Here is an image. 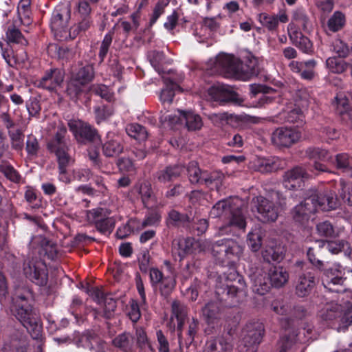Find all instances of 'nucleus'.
<instances>
[{"label":"nucleus","instance_id":"nucleus-41","mask_svg":"<svg viewBox=\"0 0 352 352\" xmlns=\"http://www.w3.org/2000/svg\"><path fill=\"white\" fill-rule=\"evenodd\" d=\"M125 130L130 137L140 142L144 141L148 137L145 127L137 123L127 124Z\"/></svg>","mask_w":352,"mask_h":352},{"label":"nucleus","instance_id":"nucleus-34","mask_svg":"<svg viewBox=\"0 0 352 352\" xmlns=\"http://www.w3.org/2000/svg\"><path fill=\"white\" fill-rule=\"evenodd\" d=\"M202 186L207 187H215L217 190L221 186L225 178L224 174L220 170L208 171L204 174Z\"/></svg>","mask_w":352,"mask_h":352},{"label":"nucleus","instance_id":"nucleus-8","mask_svg":"<svg viewBox=\"0 0 352 352\" xmlns=\"http://www.w3.org/2000/svg\"><path fill=\"white\" fill-rule=\"evenodd\" d=\"M317 196H309L294 206L289 212L292 220L297 224L304 226L310 219L311 215L318 210V206L324 207V202L318 200Z\"/></svg>","mask_w":352,"mask_h":352},{"label":"nucleus","instance_id":"nucleus-47","mask_svg":"<svg viewBox=\"0 0 352 352\" xmlns=\"http://www.w3.org/2000/svg\"><path fill=\"white\" fill-rule=\"evenodd\" d=\"M305 155L310 160L315 161H329L331 159L328 151L318 147H309L306 149Z\"/></svg>","mask_w":352,"mask_h":352},{"label":"nucleus","instance_id":"nucleus-20","mask_svg":"<svg viewBox=\"0 0 352 352\" xmlns=\"http://www.w3.org/2000/svg\"><path fill=\"white\" fill-rule=\"evenodd\" d=\"M316 285V280L311 272H304L298 276L295 289L298 297L309 296Z\"/></svg>","mask_w":352,"mask_h":352},{"label":"nucleus","instance_id":"nucleus-33","mask_svg":"<svg viewBox=\"0 0 352 352\" xmlns=\"http://www.w3.org/2000/svg\"><path fill=\"white\" fill-rule=\"evenodd\" d=\"M241 80H247L252 76H257L259 73V67L257 59L254 57L249 58L241 62Z\"/></svg>","mask_w":352,"mask_h":352},{"label":"nucleus","instance_id":"nucleus-62","mask_svg":"<svg viewBox=\"0 0 352 352\" xmlns=\"http://www.w3.org/2000/svg\"><path fill=\"white\" fill-rule=\"evenodd\" d=\"M0 172L10 181L17 183L21 179L18 172L10 165L3 164L0 166Z\"/></svg>","mask_w":352,"mask_h":352},{"label":"nucleus","instance_id":"nucleus-22","mask_svg":"<svg viewBox=\"0 0 352 352\" xmlns=\"http://www.w3.org/2000/svg\"><path fill=\"white\" fill-rule=\"evenodd\" d=\"M172 315L177 320V332L179 344L181 345L183 338V330H184L185 321L188 316L187 307L178 300H175L171 305Z\"/></svg>","mask_w":352,"mask_h":352},{"label":"nucleus","instance_id":"nucleus-57","mask_svg":"<svg viewBox=\"0 0 352 352\" xmlns=\"http://www.w3.org/2000/svg\"><path fill=\"white\" fill-rule=\"evenodd\" d=\"M116 221L113 217L106 216L101 221H98L95 227L98 231L102 234L111 233L115 226Z\"/></svg>","mask_w":352,"mask_h":352},{"label":"nucleus","instance_id":"nucleus-25","mask_svg":"<svg viewBox=\"0 0 352 352\" xmlns=\"http://www.w3.org/2000/svg\"><path fill=\"white\" fill-rule=\"evenodd\" d=\"M232 344L224 337H219L208 340L204 346L203 352H231Z\"/></svg>","mask_w":352,"mask_h":352},{"label":"nucleus","instance_id":"nucleus-49","mask_svg":"<svg viewBox=\"0 0 352 352\" xmlns=\"http://www.w3.org/2000/svg\"><path fill=\"white\" fill-rule=\"evenodd\" d=\"M310 196H317L318 201L324 202V207L325 208H323L322 206H318V208H320L322 210H333L338 207V204L334 192H330L324 195L315 193Z\"/></svg>","mask_w":352,"mask_h":352},{"label":"nucleus","instance_id":"nucleus-28","mask_svg":"<svg viewBox=\"0 0 352 352\" xmlns=\"http://www.w3.org/2000/svg\"><path fill=\"white\" fill-rule=\"evenodd\" d=\"M190 223V217L184 213H181L175 209L168 211L166 218V223L168 227H186Z\"/></svg>","mask_w":352,"mask_h":352},{"label":"nucleus","instance_id":"nucleus-38","mask_svg":"<svg viewBox=\"0 0 352 352\" xmlns=\"http://www.w3.org/2000/svg\"><path fill=\"white\" fill-rule=\"evenodd\" d=\"M345 23V15L342 12L336 11L327 21V30L331 32H338L344 28Z\"/></svg>","mask_w":352,"mask_h":352},{"label":"nucleus","instance_id":"nucleus-46","mask_svg":"<svg viewBox=\"0 0 352 352\" xmlns=\"http://www.w3.org/2000/svg\"><path fill=\"white\" fill-rule=\"evenodd\" d=\"M109 210L102 208H96L86 212V218L89 223L96 225L106 216H109Z\"/></svg>","mask_w":352,"mask_h":352},{"label":"nucleus","instance_id":"nucleus-7","mask_svg":"<svg viewBox=\"0 0 352 352\" xmlns=\"http://www.w3.org/2000/svg\"><path fill=\"white\" fill-rule=\"evenodd\" d=\"M251 210L255 217L263 223L276 221L280 212L272 201L261 195L252 198Z\"/></svg>","mask_w":352,"mask_h":352},{"label":"nucleus","instance_id":"nucleus-59","mask_svg":"<svg viewBox=\"0 0 352 352\" xmlns=\"http://www.w3.org/2000/svg\"><path fill=\"white\" fill-rule=\"evenodd\" d=\"M113 34L114 32L113 30L109 31L107 34H105L101 43L100 51L98 53V56L100 59V62H102L104 60V58L106 57L109 52V49L112 43Z\"/></svg>","mask_w":352,"mask_h":352},{"label":"nucleus","instance_id":"nucleus-13","mask_svg":"<svg viewBox=\"0 0 352 352\" xmlns=\"http://www.w3.org/2000/svg\"><path fill=\"white\" fill-rule=\"evenodd\" d=\"M343 276L344 273L340 265L324 270L322 278V285L329 292L337 293L343 292L344 289L342 286L346 279Z\"/></svg>","mask_w":352,"mask_h":352},{"label":"nucleus","instance_id":"nucleus-36","mask_svg":"<svg viewBox=\"0 0 352 352\" xmlns=\"http://www.w3.org/2000/svg\"><path fill=\"white\" fill-rule=\"evenodd\" d=\"M164 82L166 85V88L162 90L160 98L163 103L170 104L175 96V90L181 89V88L170 78H164Z\"/></svg>","mask_w":352,"mask_h":352},{"label":"nucleus","instance_id":"nucleus-43","mask_svg":"<svg viewBox=\"0 0 352 352\" xmlns=\"http://www.w3.org/2000/svg\"><path fill=\"white\" fill-rule=\"evenodd\" d=\"M342 57H330L326 60L327 67L329 69L336 74H341L344 72L348 67H351L348 65ZM351 73H352V68Z\"/></svg>","mask_w":352,"mask_h":352},{"label":"nucleus","instance_id":"nucleus-18","mask_svg":"<svg viewBox=\"0 0 352 352\" xmlns=\"http://www.w3.org/2000/svg\"><path fill=\"white\" fill-rule=\"evenodd\" d=\"M308 177L306 170L301 166H295L283 175V183L288 190H297L302 186L304 179Z\"/></svg>","mask_w":352,"mask_h":352},{"label":"nucleus","instance_id":"nucleus-45","mask_svg":"<svg viewBox=\"0 0 352 352\" xmlns=\"http://www.w3.org/2000/svg\"><path fill=\"white\" fill-rule=\"evenodd\" d=\"M199 330V321L197 318H192L188 321V327L185 336L183 335L182 341L184 340L186 345L192 343Z\"/></svg>","mask_w":352,"mask_h":352},{"label":"nucleus","instance_id":"nucleus-21","mask_svg":"<svg viewBox=\"0 0 352 352\" xmlns=\"http://www.w3.org/2000/svg\"><path fill=\"white\" fill-rule=\"evenodd\" d=\"M316 65L317 63L314 59L306 61L293 60L289 64V67L293 72L299 74L302 78L311 80L316 76Z\"/></svg>","mask_w":352,"mask_h":352},{"label":"nucleus","instance_id":"nucleus-26","mask_svg":"<svg viewBox=\"0 0 352 352\" xmlns=\"http://www.w3.org/2000/svg\"><path fill=\"white\" fill-rule=\"evenodd\" d=\"M269 278L273 287L279 288L285 285L289 280V274L283 267L273 266L268 272Z\"/></svg>","mask_w":352,"mask_h":352},{"label":"nucleus","instance_id":"nucleus-44","mask_svg":"<svg viewBox=\"0 0 352 352\" xmlns=\"http://www.w3.org/2000/svg\"><path fill=\"white\" fill-rule=\"evenodd\" d=\"M175 278V272H171V274L165 276L160 283V291L163 296L168 297L173 292L176 285Z\"/></svg>","mask_w":352,"mask_h":352},{"label":"nucleus","instance_id":"nucleus-60","mask_svg":"<svg viewBox=\"0 0 352 352\" xmlns=\"http://www.w3.org/2000/svg\"><path fill=\"white\" fill-rule=\"evenodd\" d=\"M90 91L109 102L113 98L112 93L109 91L108 87L104 85H93L90 87Z\"/></svg>","mask_w":352,"mask_h":352},{"label":"nucleus","instance_id":"nucleus-12","mask_svg":"<svg viewBox=\"0 0 352 352\" xmlns=\"http://www.w3.org/2000/svg\"><path fill=\"white\" fill-rule=\"evenodd\" d=\"M301 138V133L294 128H277L271 135L272 144L279 148H289L298 142Z\"/></svg>","mask_w":352,"mask_h":352},{"label":"nucleus","instance_id":"nucleus-53","mask_svg":"<svg viewBox=\"0 0 352 352\" xmlns=\"http://www.w3.org/2000/svg\"><path fill=\"white\" fill-rule=\"evenodd\" d=\"M11 146L16 151H22L23 148L24 135L20 129L8 131Z\"/></svg>","mask_w":352,"mask_h":352},{"label":"nucleus","instance_id":"nucleus-14","mask_svg":"<svg viewBox=\"0 0 352 352\" xmlns=\"http://www.w3.org/2000/svg\"><path fill=\"white\" fill-rule=\"evenodd\" d=\"M179 117L176 116L168 115L166 116L160 112V120L162 124L168 122L170 124H176L177 122H186V125L189 130L199 129L202 126V121L201 117L192 112H186L179 111Z\"/></svg>","mask_w":352,"mask_h":352},{"label":"nucleus","instance_id":"nucleus-2","mask_svg":"<svg viewBox=\"0 0 352 352\" xmlns=\"http://www.w3.org/2000/svg\"><path fill=\"white\" fill-rule=\"evenodd\" d=\"M238 202L237 199H222L210 210V215L212 218L222 217L226 220V223L219 228L221 234L232 232L233 228L245 231L246 219Z\"/></svg>","mask_w":352,"mask_h":352},{"label":"nucleus","instance_id":"nucleus-30","mask_svg":"<svg viewBox=\"0 0 352 352\" xmlns=\"http://www.w3.org/2000/svg\"><path fill=\"white\" fill-rule=\"evenodd\" d=\"M262 256L267 263L280 262L285 256L283 247L276 244L267 245L262 251Z\"/></svg>","mask_w":352,"mask_h":352},{"label":"nucleus","instance_id":"nucleus-1","mask_svg":"<svg viewBox=\"0 0 352 352\" xmlns=\"http://www.w3.org/2000/svg\"><path fill=\"white\" fill-rule=\"evenodd\" d=\"M33 298L31 289L25 284L15 286L11 311L32 337L36 339L41 336L42 327L36 310L33 309L30 305Z\"/></svg>","mask_w":352,"mask_h":352},{"label":"nucleus","instance_id":"nucleus-6","mask_svg":"<svg viewBox=\"0 0 352 352\" xmlns=\"http://www.w3.org/2000/svg\"><path fill=\"white\" fill-rule=\"evenodd\" d=\"M95 76L94 69L86 65L73 73L67 82L66 94L72 100H76L83 91V87L91 82Z\"/></svg>","mask_w":352,"mask_h":352},{"label":"nucleus","instance_id":"nucleus-37","mask_svg":"<svg viewBox=\"0 0 352 352\" xmlns=\"http://www.w3.org/2000/svg\"><path fill=\"white\" fill-rule=\"evenodd\" d=\"M289 36L292 43L305 53H308L311 51L312 44L310 40L303 36L301 32L294 31L289 32Z\"/></svg>","mask_w":352,"mask_h":352},{"label":"nucleus","instance_id":"nucleus-23","mask_svg":"<svg viewBox=\"0 0 352 352\" xmlns=\"http://www.w3.org/2000/svg\"><path fill=\"white\" fill-rule=\"evenodd\" d=\"M201 314L208 324H217L222 315L221 303L217 300L207 302L201 309Z\"/></svg>","mask_w":352,"mask_h":352},{"label":"nucleus","instance_id":"nucleus-5","mask_svg":"<svg viewBox=\"0 0 352 352\" xmlns=\"http://www.w3.org/2000/svg\"><path fill=\"white\" fill-rule=\"evenodd\" d=\"M264 325L258 321L248 323L243 329L239 352H256L262 341Z\"/></svg>","mask_w":352,"mask_h":352},{"label":"nucleus","instance_id":"nucleus-3","mask_svg":"<svg viewBox=\"0 0 352 352\" xmlns=\"http://www.w3.org/2000/svg\"><path fill=\"white\" fill-rule=\"evenodd\" d=\"M67 129L63 124L58 125L54 137L47 143V148L56 157L58 169H63L72 164L74 159L69 153V141L66 138Z\"/></svg>","mask_w":352,"mask_h":352},{"label":"nucleus","instance_id":"nucleus-50","mask_svg":"<svg viewBox=\"0 0 352 352\" xmlns=\"http://www.w3.org/2000/svg\"><path fill=\"white\" fill-rule=\"evenodd\" d=\"M336 167L348 173L352 177V159L346 153L338 154L336 156Z\"/></svg>","mask_w":352,"mask_h":352},{"label":"nucleus","instance_id":"nucleus-19","mask_svg":"<svg viewBox=\"0 0 352 352\" xmlns=\"http://www.w3.org/2000/svg\"><path fill=\"white\" fill-rule=\"evenodd\" d=\"M217 64L227 77L241 80V62L233 56L225 55L218 58Z\"/></svg>","mask_w":352,"mask_h":352},{"label":"nucleus","instance_id":"nucleus-52","mask_svg":"<svg viewBox=\"0 0 352 352\" xmlns=\"http://www.w3.org/2000/svg\"><path fill=\"white\" fill-rule=\"evenodd\" d=\"M103 305V316L107 319L111 318L116 309V301L112 297L111 294H106L104 299L102 300Z\"/></svg>","mask_w":352,"mask_h":352},{"label":"nucleus","instance_id":"nucleus-10","mask_svg":"<svg viewBox=\"0 0 352 352\" xmlns=\"http://www.w3.org/2000/svg\"><path fill=\"white\" fill-rule=\"evenodd\" d=\"M25 276L38 285H45L48 279L45 263L38 258L28 257L23 263Z\"/></svg>","mask_w":352,"mask_h":352},{"label":"nucleus","instance_id":"nucleus-63","mask_svg":"<svg viewBox=\"0 0 352 352\" xmlns=\"http://www.w3.org/2000/svg\"><path fill=\"white\" fill-rule=\"evenodd\" d=\"M135 335L137 338V344L140 348L144 349L146 346H147L148 349L151 352H155V349L148 342L146 333L144 329H142V328L137 329L135 331Z\"/></svg>","mask_w":352,"mask_h":352},{"label":"nucleus","instance_id":"nucleus-29","mask_svg":"<svg viewBox=\"0 0 352 352\" xmlns=\"http://www.w3.org/2000/svg\"><path fill=\"white\" fill-rule=\"evenodd\" d=\"M186 173L189 182L192 185L202 186L204 174L206 170H201L196 161L190 162L186 168Z\"/></svg>","mask_w":352,"mask_h":352},{"label":"nucleus","instance_id":"nucleus-9","mask_svg":"<svg viewBox=\"0 0 352 352\" xmlns=\"http://www.w3.org/2000/svg\"><path fill=\"white\" fill-rule=\"evenodd\" d=\"M70 19V9L68 6H60L53 12L50 26L54 36L58 40H65L69 36L68 22Z\"/></svg>","mask_w":352,"mask_h":352},{"label":"nucleus","instance_id":"nucleus-24","mask_svg":"<svg viewBox=\"0 0 352 352\" xmlns=\"http://www.w3.org/2000/svg\"><path fill=\"white\" fill-rule=\"evenodd\" d=\"M184 170V166L182 164H175L166 166L157 170L155 174V178L162 184H166L179 177Z\"/></svg>","mask_w":352,"mask_h":352},{"label":"nucleus","instance_id":"nucleus-61","mask_svg":"<svg viewBox=\"0 0 352 352\" xmlns=\"http://www.w3.org/2000/svg\"><path fill=\"white\" fill-rule=\"evenodd\" d=\"M292 19L296 23L300 24L305 30H307L310 25L309 18L306 12L302 8L296 9L293 12Z\"/></svg>","mask_w":352,"mask_h":352},{"label":"nucleus","instance_id":"nucleus-51","mask_svg":"<svg viewBox=\"0 0 352 352\" xmlns=\"http://www.w3.org/2000/svg\"><path fill=\"white\" fill-rule=\"evenodd\" d=\"M258 20L269 31H274L278 27V16L263 12L258 15Z\"/></svg>","mask_w":352,"mask_h":352},{"label":"nucleus","instance_id":"nucleus-40","mask_svg":"<svg viewBox=\"0 0 352 352\" xmlns=\"http://www.w3.org/2000/svg\"><path fill=\"white\" fill-rule=\"evenodd\" d=\"M6 39L9 43H16L21 46H26L28 44L27 39L23 36L19 29L14 25L8 26L6 31Z\"/></svg>","mask_w":352,"mask_h":352},{"label":"nucleus","instance_id":"nucleus-35","mask_svg":"<svg viewBox=\"0 0 352 352\" xmlns=\"http://www.w3.org/2000/svg\"><path fill=\"white\" fill-rule=\"evenodd\" d=\"M317 234L324 238H336L340 236V231L336 229L331 222L324 221L318 223L316 226Z\"/></svg>","mask_w":352,"mask_h":352},{"label":"nucleus","instance_id":"nucleus-42","mask_svg":"<svg viewBox=\"0 0 352 352\" xmlns=\"http://www.w3.org/2000/svg\"><path fill=\"white\" fill-rule=\"evenodd\" d=\"M122 151L123 146L117 140H110L102 144V153L106 157H116Z\"/></svg>","mask_w":352,"mask_h":352},{"label":"nucleus","instance_id":"nucleus-54","mask_svg":"<svg viewBox=\"0 0 352 352\" xmlns=\"http://www.w3.org/2000/svg\"><path fill=\"white\" fill-rule=\"evenodd\" d=\"M226 257L230 259L234 256H239L243 252V248L235 241L226 239Z\"/></svg>","mask_w":352,"mask_h":352},{"label":"nucleus","instance_id":"nucleus-64","mask_svg":"<svg viewBox=\"0 0 352 352\" xmlns=\"http://www.w3.org/2000/svg\"><path fill=\"white\" fill-rule=\"evenodd\" d=\"M340 196L349 206H352V186L348 187L344 181H340Z\"/></svg>","mask_w":352,"mask_h":352},{"label":"nucleus","instance_id":"nucleus-15","mask_svg":"<svg viewBox=\"0 0 352 352\" xmlns=\"http://www.w3.org/2000/svg\"><path fill=\"white\" fill-rule=\"evenodd\" d=\"M69 126L78 142H93L99 139L97 130L87 122L81 120L70 122Z\"/></svg>","mask_w":352,"mask_h":352},{"label":"nucleus","instance_id":"nucleus-17","mask_svg":"<svg viewBox=\"0 0 352 352\" xmlns=\"http://www.w3.org/2000/svg\"><path fill=\"white\" fill-rule=\"evenodd\" d=\"M65 73L61 68H51L46 70L38 80V87L54 91L60 87L65 79Z\"/></svg>","mask_w":352,"mask_h":352},{"label":"nucleus","instance_id":"nucleus-4","mask_svg":"<svg viewBox=\"0 0 352 352\" xmlns=\"http://www.w3.org/2000/svg\"><path fill=\"white\" fill-rule=\"evenodd\" d=\"M226 282L216 287V294L221 301L238 302L245 296L246 285L243 278L236 273H230Z\"/></svg>","mask_w":352,"mask_h":352},{"label":"nucleus","instance_id":"nucleus-31","mask_svg":"<svg viewBox=\"0 0 352 352\" xmlns=\"http://www.w3.org/2000/svg\"><path fill=\"white\" fill-rule=\"evenodd\" d=\"M113 345L121 352H133V336L129 333H122L112 340Z\"/></svg>","mask_w":352,"mask_h":352},{"label":"nucleus","instance_id":"nucleus-55","mask_svg":"<svg viewBox=\"0 0 352 352\" xmlns=\"http://www.w3.org/2000/svg\"><path fill=\"white\" fill-rule=\"evenodd\" d=\"M297 335L292 333L288 336H283L280 340L278 344L280 346V352H287L292 351L297 344Z\"/></svg>","mask_w":352,"mask_h":352},{"label":"nucleus","instance_id":"nucleus-11","mask_svg":"<svg viewBox=\"0 0 352 352\" xmlns=\"http://www.w3.org/2000/svg\"><path fill=\"white\" fill-rule=\"evenodd\" d=\"M204 243L194 238H178L173 242V252L182 261L188 254H196L204 251Z\"/></svg>","mask_w":352,"mask_h":352},{"label":"nucleus","instance_id":"nucleus-56","mask_svg":"<svg viewBox=\"0 0 352 352\" xmlns=\"http://www.w3.org/2000/svg\"><path fill=\"white\" fill-rule=\"evenodd\" d=\"M113 113V109L110 106L102 105L94 107L95 119L98 124L109 118Z\"/></svg>","mask_w":352,"mask_h":352},{"label":"nucleus","instance_id":"nucleus-39","mask_svg":"<svg viewBox=\"0 0 352 352\" xmlns=\"http://www.w3.org/2000/svg\"><path fill=\"white\" fill-rule=\"evenodd\" d=\"M138 192L141 196V199L144 206L146 208L153 207V202L155 201V196L153 192L151 185L148 182H144L140 184Z\"/></svg>","mask_w":352,"mask_h":352},{"label":"nucleus","instance_id":"nucleus-58","mask_svg":"<svg viewBox=\"0 0 352 352\" xmlns=\"http://www.w3.org/2000/svg\"><path fill=\"white\" fill-rule=\"evenodd\" d=\"M248 245L253 252L260 250L262 245V237L259 230L249 232L248 234Z\"/></svg>","mask_w":352,"mask_h":352},{"label":"nucleus","instance_id":"nucleus-32","mask_svg":"<svg viewBox=\"0 0 352 352\" xmlns=\"http://www.w3.org/2000/svg\"><path fill=\"white\" fill-rule=\"evenodd\" d=\"M336 109L338 113L346 114L350 119V112L352 110V96L350 94L340 92L335 98Z\"/></svg>","mask_w":352,"mask_h":352},{"label":"nucleus","instance_id":"nucleus-16","mask_svg":"<svg viewBox=\"0 0 352 352\" xmlns=\"http://www.w3.org/2000/svg\"><path fill=\"white\" fill-rule=\"evenodd\" d=\"M208 95L217 102L241 104L243 100L231 87L226 85H214L208 89Z\"/></svg>","mask_w":352,"mask_h":352},{"label":"nucleus","instance_id":"nucleus-27","mask_svg":"<svg viewBox=\"0 0 352 352\" xmlns=\"http://www.w3.org/2000/svg\"><path fill=\"white\" fill-rule=\"evenodd\" d=\"M2 56L6 63L12 67H17L28 59V55L25 50H21L20 53H17L10 48L2 50Z\"/></svg>","mask_w":352,"mask_h":352},{"label":"nucleus","instance_id":"nucleus-48","mask_svg":"<svg viewBox=\"0 0 352 352\" xmlns=\"http://www.w3.org/2000/svg\"><path fill=\"white\" fill-rule=\"evenodd\" d=\"M92 25L90 16L82 17L81 21L69 29V36L74 38L78 34L89 30Z\"/></svg>","mask_w":352,"mask_h":352}]
</instances>
